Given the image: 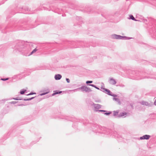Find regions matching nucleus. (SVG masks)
<instances>
[{
    "label": "nucleus",
    "mask_w": 156,
    "mask_h": 156,
    "mask_svg": "<svg viewBox=\"0 0 156 156\" xmlns=\"http://www.w3.org/2000/svg\"><path fill=\"white\" fill-rule=\"evenodd\" d=\"M103 111V110H101V111Z\"/></svg>",
    "instance_id": "bb28decb"
},
{
    "label": "nucleus",
    "mask_w": 156,
    "mask_h": 156,
    "mask_svg": "<svg viewBox=\"0 0 156 156\" xmlns=\"http://www.w3.org/2000/svg\"><path fill=\"white\" fill-rule=\"evenodd\" d=\"M89 85L90 86H92L93 87H95V88H96V89H99V88H98L97 87L95 86L93 84H89Z\"/></svg>",
    "instance_id": "f8f14e48"
},
{
    "label": "nucleus",
    "mask_w": 156,
    "mask_h": 156,
    "mask_svg": "<svg viewBox=\"0 0 156 156\" xmlns=\"http://www.w3.org/2000/svg\"><path fill=\"white\" fill-rule=\"evenodd\" d=\"M142 104L143 105H145L147 106L149 105V104H148L147 102L144 101H142Z\"/></svg>",
    "instance_id": "423d86ee"
},
{
    "label": "nucleus",
    "mask_w": 156,
    "mask_h": 156,
    "mask_svg": "<svg viewBox=\"0 0 156 156\" xmlns=\"http://www.w3.org/2000/svg\"><path fill=\"white\" fill-rule=\"evenodd\" d=\"M106 91L108 93H110V90H107V89H106Z\"/></svg>",
    "instance_id": "5701e85b"
},
{
    "label": "nucleus",
    "mask_w": 156,
    "mask_h": 156,
    "mask_svg": "<svg viewBox=\"0 0 156 156\" xmlns=\"http://www.w3.org/2000/svg\"><path fill=\"white\" fill-rule=\"evenodd\" d=\"M62 93V91L57 92L56 91H55L54 93H53L52 95L54 96L55 94H60Z\"/></svg>",
    "instance_id": "0eeeda50"
},
{
    "label": "nucleus",
    "mask_w": 156,
    "mask_h": 156,
    "mask_svg": "<svg viewBox=\"0 0 156 156\" xmlns=\"http://www.w3.org/2000/svg\"><path fill=\"white\" fill-rule=\"evenodd\" d=\"M9 79L8 78H5V79H1V80H4V81H5V80H7Z\"/></svg>",
    "instance_id": "dca6fc26"
},
{
    "label": "nucleus",
    "mask_w": 156,
    "mask_h": 156,
    "mask_svg": "<svg viewBox=\"0 0 156 156\" xmlns=\"http://www.w3.org/2000/svg\"><path fill=\"white\" fill-rule=\"evenodd\" d=\"M16 103V102H14V101H12V102H10V103L11 104H15Z\"/></svg>",
    "instance_id": "4be33fe9"
},
{
    "label": "nucleus",
    "mask_w": 156,
    "mask_h": 156,
    "mask_svg": "<svg viewBox=\"0 0 156 156\" xmlns=\"http://www.w3.org/2000/svg\"><path fill=\"white\" fill-rule=\"evenodd\" d=\"M62 77V76L60 74H57L55 76V78L56 80H60Z\"/></svg>",
    "instance_id": "20e7f679"
},
{
    "label": "nucleus",
    "mask_w": 156,
    "mask_h": 156,
    "mask_svg": "<svg viewBox=\"0 0 156 156\" xmlns=\"http://www.w3.org/2000/svg\"><path fill=\"white\" fill-rule=\"evenodd\" d=\"M126 113H121L120 114V116H123L126 115Z\"/></svg>",
    "instance_id": "9b49d317"
},
{
    "label": "nucleus",
    "mask_w": 156,
    "mask_h": 156,
    "mask_svg": "<svg viewBox=\"0 0 156 156\" xmlns=\"http://www.w3.org/2000/svg\"><path fill=\"white\" fill-rule=\"evenodd\" d=\"M26 91V90H21L20 91V93L21 94H23Z\"/></svg>",
    "instance_id": "9d476101"
},
{
    "label": "nucleus",
    "mask_w": 156,
    "mask_h": 156,
    "mask_svg": "<svg viewBox=\"0 0 156 156\" xmlns=\"http://www.w3.org/2000/svg\"><path fill=\"white\" fill-rule=\"evenodd\" d=\"M48 92H49V91H47V92H46V93L41 94V95H45L46 94H48Z\"/></svg>",
    "instance_id": "2eb2a0df"
},
{
    "label": "nucleus",
    "mask_w": 156,
    "mask_h": 156,
    "mask_svg": "<svg viewBox=\"0 0 156 156\" xmlns=\"http://www.w3.org/2000/svg\"><path fill=\"white\" fill-rule=\"evenodd\" d=\"M34 98V97H32V98H31L27 99L26 100H28V101L30 100H31V99H33Z\"/></svg>",
    "instance_id": "412c9836"
},
{
    "label": "nucleus",
    "mask_w": 156,
    "mask_h": 156,
    "mask_svg": "<svg viewBox=\"0 0 156 156\" xmlns=\"http://www.w3.org/2000/svg\"><path fill=\"white\" fill-rule=\"evenodd\" d=\"M66 80L67 81V82H68V83H69L70 82V80H69V79L68 78H66Z\"/></svg>",
    "instance_id": "6ab92c4d"
},
{
    "label": "nucleus",
    "mask_w": 156,
    "mask_h": 156,
    "mask_svg": "<svg viewBox=\"0 0 156 156\" xmlns=\"http://www.w3.org/2000/svg\"><path fill=\"white\" fill-rule=\"evenodd\" d=\"M37 51V49H35L34 50L32 51L34 53H35V52L36 51Z\"/></svg>",
    "instance_id": "aec40b11"
},
{
    "label": "nucleus",
    "mask_w": 156,
    "mask_h": 156,
    "mask_svg": "<svg viewBox=\"0 0 156 156\" xmlns=\"http://www.w3.org/2000/svg\"><path fill=\"white\" fill-rule=\"evenodd\" d=\"M116 82L113 79L111 78L110 80V83L112 84H115L116 83Z\"/></svg>",
    "instance_id": "39448f33"
},
{
    "label": "nucleus",
    "mask_w": 156,
    "mask_h": 156,
    "mask_svg": "<svg viewBox=\"0 0 156 156\" xmlns=\"http://www.w3.org/2000/svg\"><path fill=\"white\" fill-rule=\"evenodd\" d=\"M129 17H130V19H131L132 20H134L135 21H137V20H136L135 19V18H134V17L133 16V15H130L129 16Z\"/></svg>",
    "instance_id": "1a4fd4ad"
},
{
    "label": "nucleus",
    "mask_w": 156,
    "mask_h": 156,
    "mask_svg": "<svg viewBox=\"0 0 156 156\" xmlns=\"http://www.w3.org/2000/svg\"><path fill=\"white\" fill-rule=\"evenodd\" d=\"M89 85L90 86H92L93 87H95V88H96V89H99V88H98L97 87L95 86L93 84H89Z\"/></svg>",
    "instance_id": "ddd939ff"
},
{
    "label": "nucleus",
    "mask_w": 156,
    "mask_h": 156,
    "mask_svg": "<svg viewBox=\"0 0 156 156\" xmlns=\"http://www.w3.org/2000/svg\"><path fill=\"white\" fill-rule=\"evenodd\" d=\"M112 38L113 39H122L123 38L125 37L116 34H113L112 35Z\"/></svg>",
    "instance_id": "f257e3e1"
},
{
    "label": "nucleus",
    "mask_w": 156,
    "mask_h": 156,
    "mask_svg": "<svg viewBox=\"0 0 156 156\" xmlns=\"http://www.w3.org/2000/svg\"><path fill=\"white\" fill-rule=\"evenodd\" d=\"M154 104L155 105H156V100H155V101L154 102Z\"/></svg>",
    "instance_id": "a878e982"
},
{
    "label": "nucleus",
    "mask_w": 156,
    "mask_h": 156,
    "mask_svg": "<svg viewBox=\"0 0 156 156\" xmlns=\"http://www.w3.org/2000/svg\"><path fill=\"white\" fill-rule=\"evenodd\" d=\"M150 137V136L149 135H146L144 136H143L142 137H140V139L141 140L142 139H146L147 140Z\"/></svg>",
    "instance_id": "7ed1b4c3"
},
{
    "label": "nucleus",
    "mask_w": 156,
    "mask_h": 156,
    "mask_svg": "<svg viewBox=\"0 0 156 156\" xmlns=\"http://www.w3.org/2000/svg\"><path fill=\"white\" fill-rule=\"evenodd\" d=\"M95 108L99 109L101 108V105L98 104H96L94 105Z\"/></svg>",
    "instance_id": "6e6552de"
},
{
    "label": "nucleus",
    "mask_w": 156,
    "mask_h": 156,
    "mask_svg": "<svg viewBox=\"0 0 156 156\" xmlns=\"http://www.w3.org/2000/svg\"><path fill=\"white\" fill-rule=\"evenodd\" d=\"M33 53H34V52L33 51L31 52V53H30V55H31Z\"/></svg>",
    "instance_id": "393cba45"
},
{
    "label": "nucleus",
    "mask_w": 156,
    "mask_h": 156,
    "mask_svg": "<svg viewBox=\"0 0 156 156\" xmlns=\"http://www.w3.org/2000/svg\"><path fill=\"white\" fill-rule=\"evenodd\" d=\"M93 82L92 81H86V83L87 84L89 83H91Z\"/></svg>",
    "instance_id": "4468645a"
},
{
    "label": "nucleus",
    "mask_w": 156,
    "mask_h": 156,
    "mask_svg": "<svg viewBox=\"0 0 156 156\" xmlns=\"http://www.w3.org/2000/svg\"><path fill=\"white\" fill-rule=\"evenodd\" d=\"M36 93H30L29 94H27V95H32V94H36Z\"/></svg>",
    "instance_id": "f3484780"
},
{
    "label": "nucleus",
    "mask_w": 156,
    "mask_h": 156,
    "mask_svg": "<svg viewBox=\"0 0 156 156\" xmlns=\"http://www.w3.org/2000/svg\"><path fill=\"white\" fill-rule=\"evenodd\" d=\"M80 89L82 91H85L86 92H88L90 91L91 90L90 88L87 87L85 86H83Z\"/></svg>",
    "instance_id": "f03ea898"
},
{
    "label": "nucleus",
    "mask_w": 156,
    "mask_h": 156,
    "mask_svg": "<svg viewBox=\"0 0 156 156\" xmlns=\"http://www.w3.org/2000/svg\"><path fill=\"white\" fill-rule=\"evenodd\" d=\"M13 99H14L15 100H21V99H19L18 98H14Z\"/></svg>",
    "instance_id": "a211bd4d"
},
{
    "label": "nucleus",
    "mask_w": 156,
    "mask_h": 156,
    "mask_svg": "<svg viewBox=\"0 0 156 156\" xmlns=\"http://www.w3.org/2000/svg\"><path fill=\"white\" fill-rule=\"evenodd\" d=\"M110 114V113H105V114H106L107 115H108Z\"/></svg>",
    "instance_id": "b1692460"
}]
</instances>
